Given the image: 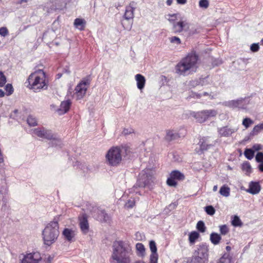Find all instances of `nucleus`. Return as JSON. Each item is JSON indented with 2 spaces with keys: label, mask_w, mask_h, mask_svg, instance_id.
<instances>
[{
  "label": "nucleus",
  "mask_w": 263,
  "mask_h": 263,
  "mask_svg": "<svg viewBox=\"0 0 263 263\" xmlns=\"http://www.w3.org/2000/svg\"><path fill=\"white\" fill-rule=\"evenodd\" d=\"M90 82L89 78H86L78 84L75 88L76 92L74 93V97L77 100H80L83 98L86 94L87 87L89 85Z\"/></svg>",
  "instance_id": "nucleus-8"
},
{
  "label": "nucleus",
  "mask_w": 263,
  "mask_h": 263,
  "mask_svg": "<svg viewBox=\"0 0 263 263\" xmlns=\"http://www.w3.org/2000/svg\"><path fill=\"white\" fill-rule=\"evenodd\" d=\"M42 257L39 252H33L24 255L21 263H39Z\"/></svg>",
  "instance_id": "nucleus-10"
},
{
  "label": "nucleus",
  "mask_w": 263,
  "mask_h": 263,
  "mask_svg": "<svg viewBox=\"0 0 263 263\" xmlns=\"http://www.w3.org/2000/svg\"><path fill=\"white\" fill-rule=\"evenodd\" d=\"M136 4L134 2L130 3L125 8V11L123 17L126 20H133L134 17V11L136 9Z\"/></svg>",
  "instance_id": "nucleus-14"
},
{
  "label": "nucleus",
  "mask_w": 263,
  "mask_h": 263,
  "mask_svg": "<svg viewBox=\"0 0 263 263\" xmlns=\"http://www.w3.org/2000/svg\"><path fill=\"white\" fill-rule=\"evenodd\" d=\"M134 133V129L132 128H124L122 134L124 136H127Z\"/></svg>",
  "instance_id": "nucleus-50"
},
{
  "label": "nucleus",
  "mask_w": 263,
  "mask_h": 263,
  "mask_svg": "<svg viewBox=\"0 0 263 263\" xmlns=\"http://www.w3.org/2000/svg\"><path fill=\"white\" fill-rule=\"evenodd\" d=\"M199 237V234L196 231L191 232L189 234V239L190 243L193 245L195 243V240L197 239Z\"/></svg>",
  "instance_id": "nucleus-29"
},
{
  "label": "nucleus",
  "mask_w": 263,
  "mask_h": 263,
  "mask_svg": "<svg viewBox=\"0 0 263 263\" xmlns=\"http://www.w3.org/2000/svg\"><path fill=\"white\" fill-rule=\"evenodd\" d=\"M219 229L222 235H226L229 232V229L225 224L219 226Z\"/></svg>",
  "instance_id": "nucleus-48"
},
{
  "label": "nucleus",
  "mask_w": 263,
  "mask_h": 263,
  "mask_svg": "<svg viewBox=\"0 0 263 263\" xmlns=\"http://www.w3.org/2000/svg\"><path fill=\"white\" fill-rule=\"evenodd\" d=\"M210 239L213 245H217L219 243L221 237L218 233L213 232L210 234Z\"/></svg>",
  "instance_id": "nucleus-25"
},
{
  "label": "nucleus",
  "mask_w": 263,
  "mask_h": 263,
  "mask_svg": "<svg viewBox=\"0 0 263 263\" xmlns=\"http://www.w3.org/2000/svg\"><path fill=\"white\" fill-rule=\"evenodd\" d=\"M219 193L224 197H228L230 194V189L227 185H222L219 190Z\"/></svg>",
  "instance_id": "nucleus-28"
},
{
  "label": "nucleus",
  "mask_w": 263,
  "mask_h": 263,
  "mask_svg": "<svg viewBox=\"0 0 263 263\" xmlns=\"http://www.w3.org/2000/svg\"><path fill=\"white\" fill-rule=\"evenodd\" d=\"M176 1H177V2L178 4H181V5L185 4L187 2L186 0H176Z\"/></svg>",
  "instance_id": "nucleus-58"
},
{
  "label": "nucleus",
  "mask_w": 263,
  "mask_h": 263,
  "mask_svg": "<svg viewBox=\"0 0 263 263\" xmlns=\"http://www.w3.org/2000/svg\"><path fill=\"white\" fill-rule=\"evenodd\" d=\"M93 217L98 220L106 222L109 220V216L104 210L97 208L94 212Z\"/></svg>",
  "instance_id": "nucleus-17"
},
{
  "label": "nucleus",
  "mask_w": 263,
  "mask_h": 263,
  "mask_svg": "<svg viewBox=\"0 0 263 263\" xmlns=\"http://www.w3.org/2000/svg\"><path fill=\"white\" fill-rule=\"evenodd\" d=\"M190 27L189 24L186 21H180L173 23V31L174 33H180L183 30L187 31Z\"/></svg>",
  "instance_id": "nucleus-12"
},
{
  "label": "nucleus",
  "mask_w": 263,
  "mask_h": 263,
  "mask_svg": "<svg viewBox=\"0 0 263 263\" xmlns=\"http://www.w3.org/2000/svg\"><path fill=\"white\" fill-rule=\"evenodd\" d=\"M168 16L170 17V18H168L167 20L168 21L171 23L173 25L174 23H176L175 22L176 18V14H169Z\"/></svg>",
  "instance_id": "nucleus-54"
},
{
  "label": "nucleus",
  "mask_w": 263,
  "mask_h": 263,
  "mask_svg": "<svg viewBox=\"0 0 263 263\" xmlns=\"http://www.w3.org/2000/svg\"><path fill=\"white\" fill-rule=\"evenodd\" d=\"M170 41L171 43L179 45L181 44V42L179 37L177 36H172L169 38Z\"/></svg>",
  "instance_id": "nucleus-42"
},
{
  "label": "nucleus",
  "mask_w": 263,
  "mask_h": 263,
  "mask_svg": "<svg viewBox=\"0 0 263 263\" xmlns=\"http://www.w3.org/2000/svg\"><path fill=\"white\" fill-rule=\"evenodd\" d=\"M130 152V149L127 145L112 146L105 155L106 163L111 166H118L122 161V157L127 156Z\"/></svg>",
  "instance_id": "nucleus-2"
},
{
  "label": "nucleus",
  "mask_w": 263,
  "mask_h": 263,
  "mask_svg": "<svg viewBox=\"0 0 263 263\" xmlns=\"http://www.w3.org/2000/svg\"><path fill=\"white\" fill-rule=\"evenodd\" d=\"M261 190V186L258 182L251 181L249 183V189L247 192L253 195L257 194L259 193Z\"/></svg>",
  "instance_id": "nucleus-20"
},
{
  "label": "nucleus",
  "mask_w": 263,
  "mask_h": 263,
  "mask_svg": "<svg viewBox=\"0 0 263 263\" xmlns=\"http://www.w3.org/2000/svg\"><path fill=\"white\" fill-rule=\"evenodd\" d=\"M49 145L51 146L61 147L62 143L60 139L55 138L53 136V138L51 139V141L49 143Z\"/></svg>",
  "instance_id": "nucleus-37"
},
{
  "label": "nucleus",
  "mask_w": 263,
  "mask_h": 263,
  "mask_svg": "<svg viewBox=\"0 0 263 263\" xmlns=\"http://www.w3.org/2000/svg\"><path fill=\"white\" fill-rule=\"evenodd\" d=\"M45 128H37L34 130V133L40 138H42Z\"/></svg>",
  "instance_id": "nucleus-43"
},
{
  "label": "nucleus",
  "mask_w": 263,
  "mask_h": 263,
  "mask_svg": "<svg viewBox=\"0 0 263 263\" xmlns=\"http://www.w3.org/2000/svg\"><path fill=\"white\" fill-rule=\"evenodd\" d=\"M226 105L233 108H238L240 109L247 108V104L244 99L230 101L226 103Z\"/></svg>",
  "instance_id": "nucleus-16"
},
{
  "label": "nucleus",
  "mask_w": 263,
  "mask_h": 263,
  "mask_svg": "<svg viewBox=\"0 0 263 263\" xmlns=\"http://www.w3.org/2000/svg\"><path fill=\"white\" fill-rule=\"evenodd\" d=\"M136 248L138 253L141 255H143L145 253V247L141 243H137L136 245Z\"/></svg>",
  "instance_id": "nucleus-38"
},
{
  "label": "nucleus",
  "mask_w": 263,
  "mask_h": 263,
  "mask_svg": "<svg viewBox=\"0 0 263 263\" xmlns=\"http://www.w3.org/2000/svg\"><path fill=\"white\" fill-rule=\"evenodd\" d=\"M6 82V78L4 73L0 71V87H3Z\"/></svg>",
  "instance_id": "nucleus-49"
},
{
  "label": "nucleus",
  "mask_w": 263,
  "mask_h": 263,
  "mask_svg": "<svg viewBox=\"0 0 263 263\" xmlns=\"http://www.w3.org/2000/svg\"><path fill=\"white\" fill-rule=\"evenodd\" d=\"M238 128H232L229 126H224L218 128V133L220 137H228L238 130Z\"/></svg>",
  "instance_id": "nucleus-13"
},
{
  "label": "nucleus",
  "mask_w": 263,
  "mask_h": 263,
  "mask_svg": "<svg viewBox=\"0 0 263 263\" xmlns=\"http://www.w3.org/2000/svg\"><path fill=\"white\" fill-rule=\"evenodd\" d=\"M198 60V55L195 51L191 52L177 64L175 67L176 73L185 76L188 71H195Z\"/></svg>",
  "instance_id": "nucleus-3"
},
{
  "label": "nucleus",
  "mask_w": 263,
  "mask_h": 263,
  "mask_svg": "<svg viewBox=\"0 0 263 263\" xmlns=\"http://www.w3.org/2000/svg\"><path fill=\"white\" fill-rule=\"evenodd\" d=\"M62 234L66 240L71 242L74 241V240L76 232L72 229L65 228L64 229L62 232Z\"/></svg>",
  "instance_id": "nucleus-21"
},
{
  "label": "nucleus",
  "mask_w": 263,
  "mask_h": 263,
  "mask_svg": "<svg viewBox=\"0 0 263 263\" xmlns=\"http://www.w3.org/2000/svg\"><path fill=\"white\" fill-rule=\"evenodd\" d=\"M194 254L199 256L202 258L208 261L209 247L205 243H201L197 246Z\"/></svg>",
  "instance_id": "nucleus-11"
},
{
  "label": "nucleus",
  "mask_w": 263,
  "mask_h": 263,
  "mask_svg": "<svg viewBox=\"0 0 263 263\" xmlns=\"http://www.w3.org/2000/svg\"><path fill=\"white\" fill-rule=\"evenodd\" d=\"M59 223L56 218L48 223L42 232L44 244L50 246L55 242L59 235Z\"/></svg>",
  "instance_id": "nucleus-5"
},
{
  "label": "nucleus",
  "mask_w": 263,
  "mask_h": 263,
  "mask_svg": "<svg viewBox=\"0 0 263 263\" xmlns=\"http://www.w3.org/2000/svg\"><path fill=\"white\" fill-rule=\"evenodd\" d=\"M5 95V93L2 89H0V97H3Z\"/></svg>",
  "instance_id": "nucleus-63"
},
{
  "label": "nucleus",
  "mask_w": 263,
  "mask_h": 263,
  "mask_svg": "<svg viewBox=\"0 0 263 263\" xmlns=\"http://www.w3.org/2000/svg\"><path fill=\"white\" fill-rule=\"evenodd\" d=\"M173 0H167L166 1V4L168 5V6H171L173 3Z\"/></svg>",
  "instance_id": "nucleus-62"
},
{
  "label": "nucleus",
  "mask_w": 263,
  "mask_h": 263,
  "mask_svg": "<svg viewBox=\"0 0 263 263\" xmlns=\"http://www.w3.org/2000/svg\"><path fill=\"white\" fill-rule=\"evenodd\" d=\"M244 155L249 160H251L254 156V151L251 148H246L244 152Z\"/></svg>",
  "instance_id": "nucleus-33"
},
{
  "label": "nucleus",
  "mask_w": 263,
  "mask_h": 263,
  "mask_svg": "<svg viewBox=\"0 0 263 263\" xmlns=\"http://www.w3.org/2000/svg\"><path fill=\"white\" fill-rule=\"evenodd\" d=\"M221 64V60H217L213 62V64L215 66H218V65Z\"/></svg>",
  "instance_id": "nucleus-59"
},
{
  "label": "nucleus",
  "mask_w": 263,
  "mask_h": 263,
  "mask_svg": "<svg viewBox=\"0 0 263 263\" xmlns=\"http://www.w3.org/2000/svg\"><path fill=\"white\" fill-rule=\"evenodd\" d=\"M177 203H176V202L172 203L170 204L165 209V210L166 211V212H167V211L168 212L174 210L177 207Z\"/></svg>",
  "instance_id": "nucleus-51"
},
{
  "label": "nucleus",
  "mask_w": 263,
  "mask_h": 263,
  "mask_svg": "<svg viewBox=\"0 0 263 263\" xmlns=\"http://www.w3.org/2000/svg\"><path fill=\"white\" fill-rule=\"evenodd\" d=\"M111 263H131L132 247L126 242L116 241L113 243Z\"/></svg>",
  "instance_id": "nucleus-1"
},
{
  "label": "nucleus",
  "mask_w": 263,
  "mask_h": 263,
  "mask_svg": "<svg viewBox=\"0 0 263 263\" xmlns=\"http://www.w3.org/2000/svg\"><path fill=\"white\" fill-rule=\"evenodd\" d=\"M198 145H199L200 151L203 152L210 149L212 147H213L215 145V143H209L208 138L204 137L199 140Z\"/></svg>",
  "instance_id": "nucleus-19"
},
{
  "label": "nucleus",
  "mask_w": 263,
  "mask_h": 263,
  "mask_svg": "<svg viewBox=\"0 0 263 263\" xmlns=\"http://www.w3.org/2000/svg\"><path fill=\"white\" fill-rule=\"evenodd\" d=\"M242 170L246 172V174H249L252 172L251 166L249 162H245L242 164Z\"/></svg>",
  "instance_id": "nucleus-36"
},
{
  "label": "nucleus",
  "mask_w": 263,
  "mask_h": 263,
  "mask_svg": "<svg viewBox=\"0 0 263 263\" xmlns=\"http://www.w3.org/2000/svg\"><path fill=\"white\" fill-rule=\"evenodd\" d=\"M149 245L152 252L150 255V263H157L158 255L157 252V249L156 242L154 240H151Z\"/></svg>",
  "instance_id": "nucleus-15"
},
{
  "label": "nucleus",
  "mask_w": 263,
  "mask_h": 263,
  "mask_svg": "<svg viewBox=\"0 0 263 263\" xmlns=\"http://www.w3.org/2000/svg\"><path fill=\"white\" fill-rule=\"evenodd\" d=\"M71 104V102L69 100L62 102L59 110L63 114L67 112L69 109Z\"/></svg>",
  "instance_id": "nucleus-24"
},
{
  "label": "nucleus",
  "mask_w": 263,
  "mask_h": 263,
  "mask_svg": "<svg viewBox=\"0 0 263 263\" xmlns=\"http://www.w3.org/2000/svg\"><path fill=\"white\" fill-rule=\"evenodd\" d=\"M263 130V122L255 125L250 133V136L257 135L260 131Z\"/></svg>",
  "instance_id": "nucleus-27"
},
{
  "label": "nucleus",
  "mask_w": 263,
  "mask_h": 263,
  "mask_svg": "<svg viewBox=\"0 0 263 263\" xmlns=\"http://www.w3.org/2000/svg\"><path fill=\"white\" fill-rule=\"evenodd\" d=\"M208 261L204 260L199 256H197L194 254L192 257L191 263H208Z\"/></svg>",
  "instance_id": "nucleus-32"
},
{
  "label": "nucleus",
  "mask_w": 263,
  "mask_h": 263,
  "mask_svg": "<svg viewBox=\"0 0 263 263\" xmlns=\"http://www.w3.org/2000/svg\"><path fill=\"white\" fill-rule=\"evenodd\" d=\"M9 34L8 29L6 27L0 28V36L5 37Z\"/></svg>",
  "instance_id": "nucleus-47"
},
{
  "label": "nucleus",
  "mask_w": 263,
  "mask_h": 263,
  "mask_svg": "<svg viewBox=\"0 0 263 263\" xmlns=\"http://www.w3.org/2000/svg\"><path fill=\"white\" fill-rule=\"evenodd\" d=\"M135 202L134 199L130 198L127 200L125 204V207L128 209H130L134 207Z\"/></svg>",
  "instance_id": "nucleus-44"
},
{
  "label": "nucleus",
  "mask_w": 263,
  "mask_h": 263,
  "mask_svg": "<svg viewBox=\"0 0 263 263\" xmlns=\"http://www.w3.org/2000/svg\"><path fill=\"white\" fill-rule=\"evenodd\" d=\"M205 212L209 215H213L215 213V210L212 205H208L204 208Z\"/></svg>",
  "instance_id": "nucleus-41"
},
{
  "label": "nucleus",
  "mask_w": 263,
  "mask_h": 263,
  "mask_svg": "<svg viewBox=\"0 0 263 263\" xmlns=\"http://www.w3.org/2000/svg\"><path fill=\"white\" fill-rule=\"evenodd\" d=\"M197 229L201 233H204L205 231L206 227L203 221H199L196 226Z\"/></svg>",
  "instance_id": "nucleus-39"
},
{
  "label": "nucleus",
  "mask_w": 263,
  "mask_h": 263,
  "mask_svg": "<svg viewBox=\"0 0 263 263\" xmlns=\"http://www.w3.org/2000/svg\"><path fill=\"white\" fill-rule=\"evenodd\" d=\"M199 6L200 8L206 9L209 6V3L208 0H200Z\"/></svg>",
  "instance_id": "nucleus-46"
},
{
  "label": "nucleus",
  "mask_w": 263,
  "mask_h": 263,
  "mask_svg": "<svg viewBox=\"0 0 263 263\" xmlns=\"http://www.w3.org/2000/svg\"><path fill=\"white\" fill-rule=\"evenodd\" d=\"M258 168L260 172H263V162L259 164L258 165Z\"/></svg>",
  "instance_id": "nucleus-61"
},
{
  "label": "nucleus",
  "mask_w": 263,
  "mask_h": 263,
  "mask_svg": "<svg viewBox=\"0 0 263 263\" xmlns=\"http://www.w3.org/2000/svg\"><path fill=\"white\" fill-rule=\"evenodd\" d=\"M86 22L84 19L77 18L74 22V26L80 30H84Z\"/></svg>",
  "instance_id": "nucleus-26"
},
{
  "label": "nucleus",
  "mask_w": 263,
  "mask_h": 263,
  "mask_svg": "<svg viewBox=\"0 0 263 263\" xmlns=\"http://www.w3.org/2000/svg\"><path fill=\"white\" fill-rule=\"evenodd\" d=\"M232 224L234 227H240L242 225V223L239 217L235 215L232 218Z\"/></svg>",
  "instance_id": "nucleus-34"
},
{
  "label": "nucleus",
  "mask_w": 263,
  "mask_h": 263,
  "mask_svg": "<svg viewBox=\"0 0 263 263\" xmlns=\"http://www.w3.org/2000/svg\"><path fill=\"white\" fill-rule=\"evenodd\" d=\"M254 124V121L250 118H245L243 119L242 124L246 128H249Z\"/></svg>",
  "instance_id": "nucleus-35"
},
{
  "label": "nucleus",
  "mask_w": 263,
  "mask_h": 263,
  "mask_svg": "<svg viewBox=\"0 0 263 263\" xmlns=\"http://www.w3.org/2000/svg\"><path fill=\"white\" fill-rule=\"evenodd\" d=\"M198 84L199 83L197 81H191L190 82V86L193 87H196Z\"/></svg>",
  "instance_id": "nucleus-57"
},
{
  "label": "nucleus",
  "mask_w": 263,
  "mask_h": 263,
  "mask_svg": "<svg viewBox=\"0 0 263 263\" xmlns=\"http://www.w3.org/2000/svg\"><path fill=\"white\" fill-rule=\"evenodd\" d=\"M262 146L261 144H256L253 146V148L255 151H259L262 149Z\"/></svg>",
  "instance_id": "nucleus-56"
},
{
  "label": "nucleus",
  "mask_w": 263,
  "mask_h": 263,
  "mask_svg": "<svg viewBox=\"0 0 263 263\" xmlns=\"http://www.w3.org/2000/svg\"><path fill=\"white\" fill-rule=\"evenodd\" d=\"M250 49L253 52H257L259 49V46L258 44L253 43L250 46Z\"/></svg>",
  "instance_id": "nucleus-53"
},
{
  "label": "nucleus",
  "mask_w": 263,
  "mask_h": 263,
  "mask_svg": "<svg viewBox=\"0 0 263 263\" xmlns=\"http://www.w3.org/2000/svg\"><path fill=\"white\" fill-rule=\"evenodd\" d=\"M256 160L257 162L261 163L263 162V153L259 152L255 157Z\"/></svg>",
  "instance_id": "nucleus-52"
},
{
  "label": "nucleus",
  "mask_w": 263,
  "mask_h": 263,
  "mask_svg": "<svg viewBox=\"0 0 263 263\" xmlns=\"http://www.w3.org/2000/svg\"><path fill=\"white\" fill-rule=\"evenodd\" d=\"M180 137L179 134L175 130H169L166 132L165 139L167 141L176 140Z\"/></svg>",
  "instance_id": "nucleus-23"
},
{
  "label": "nucleus",
  "mask_w": 263,
  "mask_h": 263,
  "mask_svg": "<svg viewBox=\"0 0 263 263\" xmlns=\"http://www.w3.org/2000/svg\"><path fill=\"white\" fill-rule=\"evenodd\" d=\"M201 95H202V97L209 96L211 97V99H213L214 98V97L213 96H211L208 92H204L201 93Z\"/></svg>",
  "instance_id": "nucleus-60"
},
{
  "label": "nucleus",
  "mask_w": 263,
  "mask_h": 263,
  "mask_svg": "<svg viewBox=\"0 0 263 263\" xmlns=\"http://www.w3.org/2000/svg\"><path fill=\"white\" fill-rule=\"evenodd\" d=\"M5 89L7 92V95L10 96L11 95L13 92V88L11 84H7L5 87Z\"/></svg>",
  "instance_id": "nucleus-45"
},
{
  "label": "nucleus",
  "mask_w": 263,
  "mask_h": 263,
  "mask_svg": "<svg viewBox=\"0 0 263 263\" xmlns=\"http://www.w3.org/2000/svg\"><path fill=\"white\" fill-rule=\"evenodd\" d=\"M154 184V178L152 175L151 171L149 170H144L139 174V177L136 184L131 189L130 192H135L136 194L141 195L140 192L138 191V188L148 187L152 189Z\"/></svg>",
  "instance_id": "nucleus-4"
},
{
  "label": "nucleus",
  "mask_w": 263,
  "mask_h": 263,
  "mask_svg": "<svg viewBox=\"0 0 263 263\" xmlns=\"http://www.w3.org/2000/svg\"><path fill=\"white\" fill-rule=\"evenodd\" d=\"M53 136L51 130L45 129L42 138L48 140H51L53 138Z\"/></svg>",
  "instance_id": "nucleus-40"
},
{
  "label": "nucleus",
  "mask_w": 263,
  "mask_h": 263,
  "mask_svg": "<svg viewBox=\"0 0 263 263\" xmlns=\"http://www.w3.org/2000/svg\"><path fill=\"white\" fill-rule=\"evenodd\" d=\"M27 122L30 126H35L37 125L36 118L32 115L28 116L27 119Z\"/></svg>",
  "instance_id": "nucleus-31"
},
{
  "label": "nucleus",
  "mask_w": 263,
  "mask_h": 263,
  "mask_svg": "<svg viewBox=\"0 0 263 263\" xmlns=\"http://www.w3.org/2000/svg\"><path fill=\"white\" fill-rule=\"evenodd\" d=\"M3 202H4V205H5V206H6V203H7V199H6V198H4L3 199Z\"/></svg>",
  "instance_id": "nucleus-64"
},
{
  "label": "nucleus",
  "mask_w": 263,
  "mask_h": 263,
  "mask_svg": "<svg viewBox=\"0 0 263 263\" xmlns=\"http://www.w3.org/2000/svg\"><path fill=\"white\" fill-rule=\"evenodd\" d=\"M79 225L82 233L87 234L89 231V224L86 214H83L79 217Z\"/></svg>",
  "instance_id": "nucleus-18"
},
{
  "label": "nucleus",
  "mask_w": 263,
  "mask_h": 263,
  "mask_svg": "<svg viewBox=\"0 0 263 263\" xmlns=\"http://www.w3.org/2000/svg\"><path fill=\"white\" fill-rule=\"evenodd\" d=\"M185 179L184 174L177 170L171 172L170 177L167 178L166 182L170 186H176L177 182L176 180L182 181Z\"/></svg>",
  "instance_id": "nucleus-9"
},
{
  "label": "nucleus",
  "mask_w": 263,
  "mask_h": 263,
  "mask_svg": "<svg viewBox=\"0 0 263 263\" xmlns=\"http://www.w3.org/2000/svg\"><path fill=\"white\" fill-rule=\"evenodd\" d=\"M217 114L218 112L216 110L207 109L197 112L193 111L191 113V115L196 120L197 122L202 123L210 118L215 117Z\"/></svg>",
  "instance_id": "nucleus-7"
},
{
  "label": "nucleus",
  "mask_w": 263,
  "mask_h": 263,
  "mask_svg": "<svg viewBox=\"0 0 263 263\" xmlns=\"http://www.w3.org/2000/svg\"><path fill=\"white\" fill-rule=\"evenodd\" d=\"M135 79L138 88L140 90L143 89L145 86L146 81L144 77L141 74H137L135 76Z\"/></svg>",
  "instance_id": "nucleus-22"
},
{
  "label": "nucleus",
  "mask_w": 263,
  "mask_h": 263,
  "mask_svg": "<svg viewBox=\"0 0 263 263\" xmlns=\"http://www.w3.org/2000/svg\"><path fill=\"white\" fill-rule=\"evenodd\" d=\"M28 81L32 89L40 90L46 86L45 73L43 70H36L29 76Z\"/></svg>",
  "instance_id": "nucleus-6"
},
{
  "label": "nucleus",
  "mask_w": 263,
  "mask_h": 263,
  "mask_svg": "<svg viewBox=\"0 0 263 263\" xmlns=\"http://www.w3.org/2000/svg\"><path fill=\"white\" fill-rule=\"evenodd\" d=\"M190 97L194 98L199 99L202 97L201 93H199L195 92H192Z\"/></svg>",
  "instance_id": "nucleus-55"
},
{
  "label": "nucleus",
  "mask_w": 263,
  "mask_h": 263,
  "mask_svg": "<svg viewBox=\"0 0 263 263\" xmlns=\"http://www.w3.org/2000/svg\"><path fill=\"white\" fill-rule=\"evenodd\" d=\"M217 263H232V257L228 254H224Z\"/></svg>",
  "instance_id": "nucleus-30"
}]
</instances>
